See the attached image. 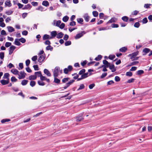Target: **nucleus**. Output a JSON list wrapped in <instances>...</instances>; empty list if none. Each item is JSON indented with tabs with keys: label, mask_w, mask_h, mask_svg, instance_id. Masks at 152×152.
Returning <instances> with one entry per match:
<instances>
[{
	"label": "nucleus",
	"mask_w": 152,
	"mask_h": 152,
	"mask_svg": "<svg viewBox=\"0 0 152 152\" xmlns=\"http://www.w3.org/2000/svg\"><path fill=\"white\" fill-rule=\"evenodd\" d=\"M51 37H50L51 39L54 38L57 35V32L56 31H53L50 33Z\"/></svg>",
	"instance_id": "8"
},
{
	"label": "nucleus",
	"mask_w": 152,
	"mask_h": 152,
	"mask_svg": "<svg viewBox=\"0 0 152 152\" xmlns=\"http://www.w3.org/2000/svg\"><path fill=\"white\" fill-rule=\"evenodd\" d=\"M83 119L84 118L81 116H78L76 117V121H80Z\"/></svg>",
	"instance_id": "27"
},
{
	"label": "nucleus",
	"mask_w": 152,
	"mask_h": 152,
	"mask_svg": "<svg viewBox=\"0 0 152 152\" xmlns=\"http://www.w3.org/2000/svg\"><path fill=\"white\" fill-rule=\"evenodd\" d=\"M53 47L51 46L50 45H48L46 48V49L48 50H50L51 51L53 50Z\"/></svg>",
	"instance_id": "35"
},
{
	"label": "nucleus",
	"mask_w": 152,
	"mask_h": 152,
	"mask_svg": "<svg viewBox=\"0 0 152 152\" xmlns=\"http://www.w3.org/2000/svg\"><path fill=\"white\" fill-rule=\"evenodd\" d=\"M69 25L71 26H75L76 25V22L75 21H72L69 23Z\"/></svg>",
	"instance_id": "53"
},
{
	"label": "nucleus",
	"mask_w": 152,
	"mask_h": 152,
	"mask_svg": "<svg viewBox=\"0 0 152 152\" xmlns=\"http://www.w3.org/2000/svg\"><path fill=\"white\" fill-rule=\"evenodd\" d=\"M148 20L146 18H144L142 20V23L143 24L146 23L148 22Z\"/></svg>",
	"instance_id": "52"
},
{
	"label": "nucleus",
	"mask_w": 152,
	"mask_h": 152,
	"mask_svg": "<svg viewBox=\"0 0 152 152\" xmlns=\"http://www.w3.org/2000/svg\"><path fill=\"white\" fill-rule=\"evenodd\" d=\"M86 71V70L85 69H82V70H80L79 72L78 75H83L84 73H85Z\"/></svg>",
	"instance_id": "37"
},
{
	"label": "nucleus",
	"mask_w": 152,
	"mask_h": 152,
	"mask_svg": "<svg viewBox=\"0 0 152 152\" xmlns=\"http://www.w3.org/2000/svg\"><path fill=\"white\" fill-rule=\"evenodd\" d=\"M144 72V71L142 70H140L138 71L137 72V74L138 75L143 74Z\"/></svg>",
	"instance_id": "44"
},
{
	"label": "nucleus",
	"mask_w": 152,
	"mask_h": 152,
	"mask_svg": "<svg viewBox=\"0 0 152 152\" xmlns=\"http://www.w3.org/2000/svg\"><path fill=\"white\" fill-rule=\"evenodd\" d=\"M7 28L9 32H12L15 31L14 29L12 26H8L7 27Z\"/></svg>",
	"instance_id": "21"
},
{
	"label": "nucleus",
	"mask_w": 152,
	"mask_h": 152,
	"mask_svg": "<svg viewBox=\"0 0 152 152\" xmlns=\"http://www.w3.org/2000/svg\"><path fill=\"white\" fill-rule=\"evenodd\" d=\"M44 72L48 77H50L51 76V74L49 71L47 69H45L44 70Z\"/></svg>",
	"instance_id": "10"
},
{
	"label": "nucleus",
	"mask_w": 152,
	"mask_h": 152,
	"mask_svg": "<svg viewBox=\"0 0 152 152\" xmlns=\"http://www.w3.org/2000/svg\"><path fill=\"white\" fill-rule=\"evenodd\" d=\"M150 51V49L148 48H145L144 49L142 50V52L143 53V55H145L147 53H149Z\"/></svg>",
	"instance_id": "7"
},
{
	"label": "nucleus",
	"mask_w": 152,
	"mask_h": 152,
	"mask_svg": "<svg viewBox=\"0 0 152 152\" xmlns=\"http://www.w3.org/2000/svg\"><path fill=\"white\" fill-rule=\"evenodd\" d=\"M38 83L39 85L41 86H44L45 85V83L43 81L38 80L37 82Z\"/></svg>",
	"instance_id": "30"
},
{
	"label": "nucleus",
	"mask_w": 152,
	"mask_h": 152,
	"mask_svg": "<svg viewBox=\"0 0 152 152\" xmlns=\"http://www.w3.org/2000/svg\"><path fill=\"white\" fill-rule=\"evenodd\" d=\"M140 25V24L139 22L135 23L134 24V26L136 28H138Z\"/></svg>",
	"instance_id": "50"
},
{
	"label": "nucleus",
	"mask_w": 152,
	"mask_h": 152,
	"mask_svg": "<svg viewBox=\"0 0 152 152\" xmlns=\"http://www.w3.org/2000/svg\"><path fill=\"white\" fill-rule=\"evenodd\" d=\"M109 67L110 69L111 70V71L112 72H114L116 71V69L115 68V66L113 64L111 65L110 64Z\"/></svg>",
	"instance_id": "9"
},
{
	"label": "nucleus",
	"mask_w": 152,
	"mask_h": 152,
	"mask_svg": "<svg viewBox=\"0 0 152 152\" xmlns=\"http://www.w3.org/2000/svg\"><path fill=\"white\" fill-rule=\"evenodd\" d=\"M44 44L45 45H49L51 44V43L49 40H47L44 42Z\"/></svg>",
	"instance_id": "59"
},
{
	"label": "nucleus",
	"mask_w": 152,
	"mask_h": 152,
	"mask_svg": "<svg viewBox=\"0 0 152 152\" xmlns=\"http://www.w3.org/2000/svg\"><path fill=\"white\" fill-rule=\"evenodd\" d=\"M132 75V73L131 72H126V75L127 76L131 77Z\"/></svg>",
	"instance_id": "55"
},
{
	"label": "nucleus",
	"mask_w": 152,
	"mask_h": 152,
	"mask_svg": "<svg viewBox=\"0 0 152 152\" xmlns=\"http://www.w3.org/2000/svg\"><path fill=\"white\" fill-rule=\"evenodd\" d=\"M11 81L12 82H15L17 81V79L15 77H12L11 79Z\"/></svg>",
	"instance_id": "42"
},
{
	"label": "nucleus",
	"mask_w": 152,
	"mask_h": 152,
	"mask_svg": "<svg viewBox=\"0 0 152 152\" xmlns=\"http://www.w3.org/2000/svg\"><path fill=\"white\" fill-rule=\"evenodd\" d=\"M42 4L45 7H48L49 5V3L47 1H43L42 2Z\"/></svg>",
	"instance_id": "23"
},
{
	"label": "nucleus",
	"mask_w": 152,
	"mask_h": 152,
	"mask_svg": "<svg viewBox=\"0 0 152 152\" xmlns=\"http://www.w3.org/2000/svg\"><path fill=\"white\" fill-rule=\"evenodd\" d=\"M71 42L70 41H67L65 42V45L66 46H67L71 45Z\"/></svg>",
	"instance_id": "49"
},
{
	"label": "nucleus",
	"mask_w": 152,
	"mask_h": 152,
	"mask_svg": "<svg viewBox=\"0 0 152 152\" xmlns=\"http://www.w3.org/2000/svg\"><path fill=\"white\" fill-rule=\"evenodd\" d=\"M39 74V76H38V77H40V79L42 81H44L45 80L47 77L45 76H42L40 71L35 72V74Z\"/></svg>",
	"instance_id": "1"
},
{
	"label": "nucleus",
	"mask_w": 152,
	"mask_h": 152,
	"mask_svg": "<svg viewBox=\"0 0 152 152\" xmlns=\"http://www.w3.org/2000/svg\"><path fill=\"white\" fill-rule=\"evenodd\" d=\"M5 4L6 6H8L9 7H11L12 5V4L10 3V1L9 0L6 1L5 3Z\"/></svg>",
	"instance_id": "26"
},
{
	"label": "nucleus",
	"mask_w": 152,
	"mask_h": 152,
	"mask_svg": "<svg viewBox=\"0 0 152 152\" xmlns=\"http://www.w3.org/2000/svg\"><path fill=\"white\" fill-rule=\"evenodd\" d=\"M0 82L2 85H5L9 83V80H1Z\"/></svg>",
	"instance_id": "13"
},
{
	"label": "nucleus",
	"mask_w": 152,
	"mask_h": 152,
	"mask_svg": "<svg viewBox=\"0 0 152 152\" xmlns=\"http://www.w3.org/2000/svg\"><path fill=\"white\" fill-rule=\"evenodd\" d=\"M45 59V57L43 55H40L38 58V61L41 63Z\"/></svg>",
	"instance_id": "11"
},
{
	"label": "nucleus",
	"mask_w": 152,
	"mask_h": 152,
	"mask_svg": "<svg viewBox=\"0 0 152 152\" xmlns=\"http://www.w3.org/2000/svg\"><path fill=\"white\" fill-rule=\"evenodd\" d=\"M88 72L84 73L83 75H82L81 76L84 79L88 77Z\"/></svg>",
	"instance_id": "31"
},
{
	"label": "nucleus",
	"mask_w": 152,
	"mask_h": 152,
	"mask_svg": "<svg viewBox=\"0 0 152 152\" xmlns=\"http://www.w3.org/2000/svg\"><path fill=\"white\" fill-rule=\"evenodd\" d=\"M127 50V48L126 47H123L119 49V51L122 52H125Z\"/></svg>",
	"instance_id": "24"
},
{
	"label": "nucleus",
	"mask_w": 152,
	"mask_h": 152,
	"mask_svg": "<svg viewBox=\"0 0 152 152\" xmlns=\"http://www.w3.org/2000/svg\"><path fill=\"white\" fill-rule=\"evenodd\" d=\"M121 19L124 21L127 22L129 20V18L126 16H124L122 17Z\"/></svg>",
	"instance_id": "28"
},
{
	"label": "nucleus",
	"mask_w": 152,
	"mask_h": 152,
	"mask_svg": "<svg viewBox=\"0 0 152 152\" xmlns=\"http://www.w3.org/2000/svg\"><path fill=\"white\" fill-rule=\"evenodd\" d=\"M4 52L0 53V57L1 59H3L4 57Z\"/></svg>",
	"instance_id": "56"
},
{
	"label": "nucleus",
	"mask_w": 152,
	"mask_h": 152,
	"mask_svg": "<svg viewBox=\"0 0 152 152\" xmlns=\"http://www.w3.org/2000/svg\"><path fill=\"white\" fill-rule=\"evenodd\" d=\"M10 75L8 73H5L4 75L3 78L4 79H7L8 80H9V77Z\"/></svg>",
	"instance_id": "19"
},
{
	"label": "nucleus",
	"mask_w": 152,
	"mask_h": 152,
	"mask_svg": "<svg viewBox=\"0 0 152 152\" xmlns=\"http://www.w3.org/2000/svg\"><path fill=\"white\" fill-rule=\"evenodd\" d=\"M28 82V80H22L21 84L23 86H25L27 84Z\"/></svg>",
	"instance_id": "29"
},
{
	"label": "nucleus",
	"mask_w": 152,
	"mask_h": 152,
	"mask_svg": "<svg viewBox=\"0 0 152 152\" xmlns=\"http://www.w3.org/2000/svg\"><path fill=\"white\" fill-rule=\"evenodd\" d=\"M11 72L14 75L18 74L19 71L16 69H12L11 70Z\"/></svg>",
	"instance_id": "20"
},
{
	"label": "nucleus",
	"mask_w": 152,
	"mask_h": 152,
	"mask_svg": "<svg viewBox=\"0 0 152 152\" xmlns=\"http://www.w3.org/2000/svg\"><path fill=\"white\" fill-rule=\"evenodd\" d=\"M10 121V120L9 119H4L2 120L1 122L2 123H4L7 122H8Z\"/></svg>",
	"instance_id": "41"
},
{
	"label": "nucleus",
	"mask_w": 152,
	"mask_h": 152,
	"mask_svg": "<svg viewBox=\"0 0 152 152\" xmlns=\"http://www.w3.org/2000/svg\"><path fill=\"white\" fill-rule=\"evenodd\" d=\"M61 21L60 20H58L57 21H56V26L58 27L60 25L61 23Z\"/></svg>",
	"instance_id": "62"
},
{
	"label": "nucleus",
	"mask_w": 152,
	"mask_h": 152,
	"mask_svg": "<svg viewBox=\"0 0 152 152\" xmlns=\"http://www.w3.org/2000/svg\"><path fill=\"white\" fill-rule=\"evenodd\" d=\"M69 79V77L64 78L62 79V82L63 83H65L68 81Z\"/></svg>",
	"instance_id": "36"
},
{
	"label": "nucleus",
	"mask_w": 152,
	"mask_h": 152,
	"mask_svg": "<svg viewBox=\"0 0 152 152\" xmlns=\"http://www.w3.org/2000/svg\"><path fill=\"white\" fill-rule=\"evenodd\" d=\"M31 7L32 6L31 5L29 4H28L26 5H25L24 7L22 8V9L23 10H27L28 9H30Z\"/></svg>",
	"instance_id": "18"
},
{
	"label": "nucleus",
	"mask_w": 152,
	"mask_h": 152,
	"mask_svg": "<svg viewBox=\"0 0 152 152\" xmlns=\"http://www.w3.org/2000/svg\"><path fill=\"white\" fill-rule=\"evenodd\" d=\"M71 84L72 83H71L69 82L66 84V86L64 87L63 88L64 89H66L69 87Z\"/></svg>",
	"instance_id": "39"
},
{
	"label": "nucleus",
	"mask_w": 152,
	"mask_h": 152,
	"mask_svg": "<svg viewBox=\"0 0 152 152\" xmlns=\"http://www.w3.org/2000/svg\"><path fill=\"white\" fill-rule=\"evenodd\" d=\"M12 44L10 42H6L5 44V46L6 47L8 48L11 46Z\"/></svg>",
	"instance_id": "54"
},
{
	"label": "nucleus",
	"mask_w": 152,
	"mask_h": 152,
	"mask_svg": "<svg viewBox=\"0 0 152 152\" xmlns=\"http://www.w3.org/2000/svg\"><path fill=\"white\" fill-rule=\"evenodd\" d=\"M16 48V47L13 45H11L9 48V54L11 55L13 52V51Z\"/></svg>",
	"instance_id": "6"
},
{
	"label": "nucleus",
	"mask_w": 152,
	"mask_h": 152,
	"mask_svg": "<svg viewBox=\"0 0 152 152\" xmlns=\"http://www.w3.org/2000/svg\"><path fill=\"white\" fill-rule=\"evenodd\" d=\"M102 56L101 55H99L97 57H96L94 60L96 61H99L102 58Z\"/></svg>",
	"instance_id": "33"
},
{
	"label": "nucleus",
	"mask_w": 152,
	"mask_h": 152,
	"mask_svg": "<svg viewBox=\"0 0 152 152\" xmlns=\"http://www.w3.org/2000/svg\"><path fill=\"white\" fill-rule=\"evenodd\" d=\"M103 63L104 64L103 65L105 67H109L110 64L106 60H104L103 61Z\"/></svg>",
	"instance_id": "14"
},
{
	"label": "nucleus",
	"mask_w": 152,
	"mask_h": 152,
	"mask_svg": "<svg viewBox=\"0 0 152 152\" xmlns=\"http://www.w3.org/2000/svg\"><path fill=\"white\" fill-rule=\"evenodd\" d=\"M26 75V74L24 71H21L20 72V74H18L19 76L18 78L20 79L24 78Z\"/></svg>",
	"instance_id": "4"
},
{
	"label": "nucleus",
	"mask_w": 152,
	"mask_h": 152,
	"mask_svg": "<svg viewBox=\"0 0 152 152\" xmlns=\"http://www.w3.org/2000/svg\"><path fill=\"white\" fill-rule=\"evenodd\" d=\"M57 77L54 76V80L53 82L59 84L60 82V80L57 78Z\"/></svg>",
	"instance_id": "16"
},
{
	"label": "nucleus",
	"mask_w": 152,
	"mask_h": 152,
	"mask_svg": "<svg viewBox=\"0 0 152 152\" xmlns=\"http://www.w3.org/2000/svg\"><path fill=\"white\" fill-rule=\"evenodd\" d=\"M73 68L72 66L69 65L67 68H65L64 70V73L65 74H67L69 72H70L72 69Z\"/></svg>",
	"instance_id": "2"
},
{
	"label": "nucleus",
	"mask_w": 152,
	"mask_h": 152,
	"mask_svg": "<svg viewBox=\"0 0 152 152\" xmlns=\"http://www.w3.org/2000/svg\"><path fill=\"white\" fill-rule=\"evenodd\" d=\"M35 70H38L39 69L38 65H34L33 66Z\"/></svg>",
	"instance_id": "64"
},
{
	"label": "nucleus",
	"mask_w": 152,
	"mask_h": 152,
	"mask_svg": "<svg viewBox=\"0 0 152 152\" xmlns=\"http://www.w3.org/2000/svg\"><path fill=\"white\" fill-rule=\"evenodd\" d=\"M36 84V82L34 81H31L30 82V85L32 87H34Z\"/></svg>",
	"instance_id": "47"
},
{
	"label": "nucleus",
	"mask_w": 152,
	"mask_h": 152,
	"mask_svg": "<svg viewBox=\"0 0 152 152\" xmlns=\"http://www.w3.org/2000/svg\"><path fill=\"white\" fill-rule=\"evenodd\" d=\"M37 56H33L32 58L31 59L32 60V61H34L37 60Z\"/></svg>",
	"instance_id": "60"
},
{
	"label": "nucleus",
	"mask_w": 152,
	"mask_h": 152,
	"mask_svg": "<svg viewBox=\"0 0 152 152\" xmlns=\"http://www.w3.org/2000/svg\"><path fill=\"white\" fill-rule=\"evenodd\" d=\"M69 18V17L67 16L66 15L63 18L62 20L64 22H66L68 20Z\"/></svg>",
	"instance_id": "32"
},
{
	"label": "nucleus",
	"mask_w": 152,
	"mask_h": 152,
	"mask_svg": "<svg viewBox=\"0 0 152 152\" xmlns=\"http://www.w3.org/2000/svg\"><path fill=\"white\" fill-rule=\"evenodd\" d=\"M139 53L138 51H137L136 52H134L132 53V56L130 57L131 59H132L135 58L136 56L138 55Z\"/></svg>",
	"instance_id": "12"
},
{
	"label": "nucleus",
	"mask_w": 152,
	"mask_h": 152,
	"mask_svg": "<svg viewBox=\"0 0 152 152\" xmlns=\"http://www.w3.org/2000/svg\"><path fill=\"white\" fill-rule=\"evenodd\" d=\"M64 35V34L61 32H60L58 34H57L56 37L58 39H61L62 38Z\"/></svg>",
	"instance_id": "22"
},
{
	"label": "nucleus",
	"mask_w": 152,
	"mask_h": 152,
	"mask_svg": "<svg viewBox=\"0 0 152 152\" xmlns=\"http://www.w3.org/2000/svg\"><path fill=\"white\" fill-rule=\"evenodd\" d=\"M115 18H112L110 20H109L108 22H107V24H108V23H112L113 22H115Z\"/></svg>",
	"instance_id": "40"
},
{
	"label": "nucleus",
	"mask_w": 152,
	"mask_h": 152,
	"mask_svg": "<svg viewBox=\"0 0 152 152\" xmlns=\"http://www.w3.org/2000/svg\"><path fill=\"white\" fill-rule=\"evenodd\" d=\"M115 56L114 55H110L108 56V58L111 60H113L115 58Z\"/></svg>",
	"instance_id": "48"
},
{
	"label": "nucleus",
	"mask_w": 152,
	"mask_h": 152,
	"mask_svg": "<svg viewBox=\"0 0 152 152\" xmlns=\"http://www.w3.org/2000/svg\"><path fill=\"white\" fill-rule=\"evenodd\" d=\"M77 20L78 23L81 24H83L82 23L83 22V19L81 18H78L77 19Z\"/></svg>",
	"instance_id": "43"
},
{
	"label": "nucleus",
	"mask_w": 152,
	"mask_h": 152,
	"mask_svg": "<svg viewBox=\"0 0 152 152\" xmlns=\"http://www.w3.org/2000/svg\"><path fill=\"white\" fill-rule=\"evenodd\" d=\"M85 88V86L83 84H81L80 85L79 88L77 89V91H79L81 89H83L84 88Z\"/></svg>",
	"instance_id": "51"
},
{
	"label": "nucleus",
	"mask_w": 152,
	"mask_h": 152,
	"mask_svg": "<svg viewBox=\"0 0 152 152\" xmlns=\"http://www.w3.org/2000/svg\"><path fill=\"white\" fill-rule=\"evenodd\" d=\"M30 63V61L29 59L27 60L26 61V66H28Z\"/></svg>",
	"instance_id": "63"
},
{
	"label": "nucleus",
	"mask_w": 152,
	"mask_h": 152,
	"mask_svg": "<svg viewBox=\"0 0 152 152\" xmlns=\"http://www.w3.org/2000/svg\"><path fill=\"white\" fill-rule=\"evenodd\" d=\"M59 70V67L58 66L56 67L54 69L53 72V76L58 77V73Z\"/></svg>",
	"instance_id": "3"
},
{
	"label": "nucleus",
	"mask_w": 152,
	"mask_h": 152,
	"mask_svg": "<svg viewBox=\"0 0 152 152\" xmlns=\"http://www.w3.org/2000/svg\"><path fill=\"white\" fill-rule=\"evenodd\" d=\"M87 63V61L86 60H85L83 62H81V64L83 66H84Z\"/></svg>",
	"instance_id": "57"
},
{
	"label": "nucleus",
	"mask_w": 152,
	"mask_h": 152,
	"mask_svg": "<svg viewBox=\"0 0 152 152\" xmlns=\"http://www.w3.org/2000/svg\"><path fill=\"white\" fill-rule=\"evenodd\" d=\"M71 84L72 83H71L69 82L66 84V86L64 87L63 88L64 89H66L69 87Z\"/></svg>",
	"instance_id": "38"
},
{
	"label": "nucleus",
	"mask_w": 152,
	"mask_h": 152,
	"mask_svg": "<svg viewBox=\"0 0 152 152\" xmlns=\"http://www.w3.org/2000/svg\"><path fill=\"white\" fill-rule=\"evenodd\" d=\"M85 34V32L84 31H82L81 33H79L76 34L75 37V38L76 39H78L82 37L83 34Z\"/></svg>",
	"instance_id": "5"
},
{
	"label": "nucleus",
	"mask_w": 152,
	"mask_h": 152,
	"mask_svg": "<svg viewBox=\"0 0 152 152\" xmlns=\"http://www.w3.org/2000/svg\"><path fill=\"white\" fill-rule=\"evenodd\" d=\"M50 37L49 35L47 34H45L44 35L43 37V40H46V39H50Z\"/></svg>",
	"instance_id": "17"
},
{
	"label": "nucleus",
	"mask_w": 152,
	"mask_h": 152,
	"mask_svg": "<svg viewBox=\"0 0 152 152\" xmlns=\"http://www.w3.org/2000/svg\"><path fill=\"white\" fill-rule=\"evenodd\" d=\"M93 16L95 17H97L98 16V13L96 11H94L92 12Z\"/></svg>",
	"instance_id": "45"
},
{
	"label": "nucleus",
	"mask_w": 152,
	"mask_h": 152,
	"mask_svg": "<svg viewBox=\"0 0 152 152\" xmlns=\"http://www.w3.org/2000/svg\"><path fill=\"white\" fill-rule=\"evenodd\" d=\"M43 7L41 6H39L37 8V10H41V11H43Z\"/></svg>",
	"instance_id": "58"
},
{
	"label": "nucleus",
	"mask_w": 152,
	"mask_h": 152,
	"mask_svg": "<svg viewBox=\"0 0 152 152\" xmlns=\"http://www.w3.org/2000/svg\"><path fill=\"white\" fill-rule=\"evenodd\" d=\"M19 40L22 43H24L26 41L25 39L21 37L19 39Z\"/></svg>",
	"instance_id": "46"
},
{
	"label": "nucleus",
	"mask_w": 152,
	"mask_h": 152,
	"mask_svg": "<svg viewBox=\"0 0 152 152\" xmlns=\"http://www.w3.org/2000/svg\"><path fill=\"white\" fill-rule=\"evenodd\" d=\"M107 73H102V74L100 77V78L102 79L104 77L107 76Z\"/></svg>",
	"instance_id": "61"
},
{
	"label": "nucleus",
	"mask_w": 152,
	"mask_h": 152,
	"mask_svg": "<svg viewBox=\"0 0 152 152\" xmlns=\"http://www.w3.org/2000/svg\"><path fill=\"white\" fill-rule=\"evenodd\" d=\"M37 75H31L29 76V79L30 80H35L37 79Z\"/></svg>",
	"instance_id": "25"
},
{
	"label": "nucleus",
	"mask_w": 152,
	"mask_h": 152,
	"mask_svg": "<svg viewBox=\"0 0 152 152\" xmlns=\"http://www.w3.org/2000/svg\"><path fill=\"white\" fill-rule=\"evenodd\" d=\"M83 17L86 22H88L89 21V16H88V14L87 13L84 14Z\"/></svg>",
	"instance_id": "15"
},
{
	"label": "nucleus",
	"mask_w": 152,
	"mask_h": 152,
	"mask_svg": "<svg viewBox=\"0 0 152 152\" xmlns=\"http://www.w3.org/2000/svg\"><path fill=\"white\" fill-rule=\"evenodd\" d=\"M15 44L19 46L21 45V43L18 40V39H15Z\"/></svg>",
	"instance_id": "34"
}]
</instances>
